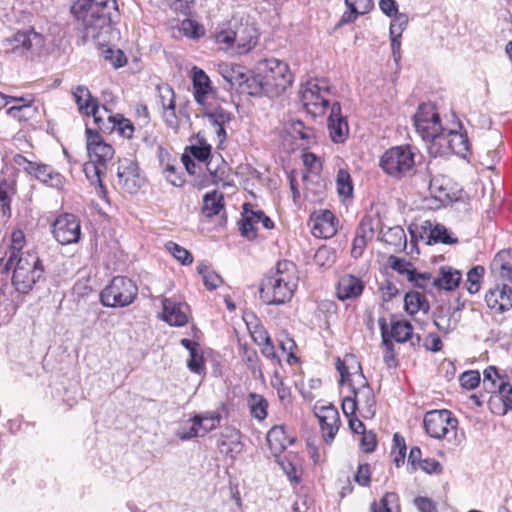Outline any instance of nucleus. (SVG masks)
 Returning a JSON list of instances; mask_svg holds the SVG:
<instances>
[{
  "instance_id": "obj_27",
  "label": "nucleus",
  "mask_w": 512,
  "mask_h": 512,
  "mask_svg": "<svg viewBox=\"0 0 512 512\" xmlns=\"http://www.w3.org/2000/svg\"><path fill=\"white\" fill-rule=\"evenodd\" d=\"M491 270L497 273L502 281L512 283V253L509 250L498 252L492 260Z\"/></svg>"
},
{
  "instance_id": "obj_47",
  "label": "nucleus",
  "mask_w": 512,
  "mask_h": 512,
  "mask_svg": "<svg viewBox=\"0 0 512 512\" xmlns=\"http://www.w3.org/2000/svg\"><path fill=\"white\" fill-rule=\"evenodd\" d=\"M165 248L182 265H190L193 262L192 254L177 243L169 241L165 244Z\"/></svg>"
},
{
  "instance_id": "obj_18",
  "label": "nucleus",
  "mask_w": 512,
  "mask_h": 512,
  "mask_svg": "<svg viewBox=\"0 0 512 512\" xmlns=\"http://www.w3.org/2000/svg\"><path fill=\"white\" fill-rule=\"evenodd\" d=\"M315 416L318 419L324 441L330 444L340 427L338 410L332 405L315 407Z\"/></svg>"
},
{
  "instance_id": "obj_54",
  "label": "nucleus",
  "mask_w": 512,
  "mask_h": 512,
  "mask_svg": "<svg viewBox=\"0 0 512 512\" xmlns=\"http://www.w3.org/2000/svg\"><path fill=\"white\" fill-rule=\"evenodd\" d=\"M10 192L11 187L5 181L0 183V207L1 212L4 217H10L11 208H10Z\"/></svg>"
},
{
  "instance_id": "obj_5",
  "label": "nucleus",
  "mask_w": 512,
  "mask_h": 512,
  "mask_svg": "<svg viewBox=\"0 0 512 512\" xmlns=\"http://www.w3.org/2000/svg\"><path fill=\"white\" fill-rule=\"evenodd\" d=\"M15 261L12 285L18 293L28 294L43 277V263L37 253L30 251L21 253Z\"/></svg>"
},
{
  "instance_id": "obj_19",
  "label": "nucleus",
  "mask_w": 512,
  "mask_h": 512,
  "mask_svg": "<svg viewBox=\"0 0 512 512\" xmlns=\"http://www.w3.org/2000/svg\"><path fill=\"white\" fill-rule=\"evenodd\" d=\"M162 307L161 318L170 326L181 327L188 322L189 307L186 304L164 298L162 300Z\"/></svg>"
},
{
  "instance_id": "obj_64",
  "label": "nucleus",
  "mask_w": 512,
  "mask_h": 512,
  "mask_svg": "<svg viewBox=\"0 0 512 512\" xmlns=\"http://www.w3.org/2000/svg\"><path fill=\"white\" fill-rule=\"evenodd\" d=\"M242 358L252 373H255L259 369V358L256 350L248 348L246 345H244L242 347Z\"/></svg>"
},
{
  "instance_id": "obj_58",
  "label": "nucleus",
  "mask_w": 512,
  "mask_h": 512,
  "mask_svg": "<svg viewBox=\"0 0 512 512\" xmlns=\"http://www.w3.org/2000/svg\"><path fill=\"white\" fill-rule=\"evenodd\" d=\"M289 131L293 137L302 140H309L312 136V130L306 128L304 123L300 120H292L290 122Z\"/></svg>"
},
{
  "instance_id": "obj_57",
  "label": "nucleus",
  "mask_w": 512,
  "mask_h": 512,
  "mask_svg": "<svg viewBox=\"0 0 512 512\" xmlns=\"http://www.w3.org/2000/svg\"><path fill=\"white\" fill-rule=\"evenodd\" d=\"M390 267L402 275H407V279L409 280V273H413L414 269H410L412 264L405 259H401L396 256H390L388 259Z\"/></svg>"
},
{
  "instance_id": "obj_61",
  "label": "nucleus",
  "mask_w": 512,
  "mask_h": 512,
  "mask_svg": "<svg viewBox=\"0 0 512 512\" xmlns=\"http://www.w3.org/2000/svg\"><path fill=\"white\" fill-rule=\"evenodd\" d=\"M181 30L185 36L194 39L199 38L203 34L202 27L191 19H185L181 22Z\"/></svg>"
},
{
  "instance_id": "obj_33",
  "label": "nucleus",
  "mask_w": 512,
  "mask_h": 512,
  "mask_svg": "<svg viewBox=\"0 0 512 512\" xmlns=\"http://www.w3.org/2000/svg\"><path fill=\"white\" fill-rule=\"evenodd\" d=\"M11 246L9 249V257L4 264L3 272L7 273L14 265L15 260L20 256L21 249L25 242V235L21 230H16L11 236Z\"/></svg>"
},
{
  "instance_id": "obj_16",
  "label": "nucleus",
  "mask_w": 512,
  "mask_h": 512,
  "mask_svg": "<svg viewBox=\"0 0 512 512\" xmlns=\"http://www.w3.org/2000/svg\"><path fill=\"white\" fill-rule=\"evenodd\" d=\"M118 185L128 193H136L142 178L137 163L130 158L119 159L117 164Z\"/></svg>"
},
{
  "instance_id": "obj_40",
  "label": "nucleus",
  "mask_w": 512,
  "mask_h": 512,
  "mask_svg": "<svg viewBox=\"0 0 512 512\" xmlns=\"http://www.w3.org/2000/svg\"><path fill=\"white\" fill-rule=\"evenodd\" d=\"M106 166L96 163L95 161L89 159L83 166L84 173L87 179L90 181L92 185H97L101 190H103V184L101 180V175L105 170Z\"/></svg>"
},
{
  "instance_id": "obj_52",
  "label": "nucleus",
  "mask_w": 512,
  "mask_h": 512,
  "mask_svg": "<svg viewBox=\"0 0 512 512\" xmlns=\"http://www.w3.org/2000/svg\"><path fill=\"white\" fill-rule=\"evenodd\" d=\"M374 234V220L370 216L363 217L356 229V235L370 241L373 239Z\"/></svg>"
},
{
  "instance_id": "obj_48",
  "label": "nucleus",
  "mask_w": 512,
  "mask_h": 512,
  "mask_svg": "<svg viewBox=\"0 0 512 512\" xmlns=\"http://www.w3.org/2000/svg\"><path fill=\"white\" fill-rule=\"evenodd\" d=\"M503 381L498 373V370L494 366L487 367L483 372V385L484 388L491 392L495 393L498 389V384Z\"/></svg>"
},
{
  "instance_id": "obj_53",
  "label": "nucleus",
  "mask_w": 512,
  "mask_h": 512,
  "mask_svg": "<svg viewBox=\"0 0 512 512\" xmlns=\"http://www.w3.org/2000/svg\"><path fill=\"white\" fill-rule=\"evenodd\" d=\"M357 4V0H345V5L347 6L348 10L345 11L341 16L338 26L353 23L357 19L358 15H361L358 12Z\"/></svg>"
},
{
  "instance_id": "obj_60",
  "label": "nucleus",
  "mask_w": 512,
  "mask_h": 512,
  "mask_svg": "<svg viewBox=\"0 0 512 512\" xmlns=\"http://www.w3.org/2000/svg\"><path fill=\"white\" fill-rule=\"evenodd\" d=\"M190 154L199 162L207 164V161L213 156L211 154V146L208 144L204 145H192L189 147Z\"/></svg>"
},
{
  "instance_id": "obj_15",
  "label": "nucleus",
  "mask_w": 512,
  "mask_h": 512,
  "mask_svg": "<svg viewBox=\"0 0 512 512\" xmlns=\"http://www.w3.org/2000/svg\"><path fill=\"white\" fill-rule=\"evenodd\" d=\"M484 300L491 310L505 313L512 308V283L503 281L487 290Z\"/></svg>"
},
{
  "instance_id": "obj_11",
  "label": "nucleus",
  "mask_w": 512,
  "mask_h": 512,
  "mask_svg": "<svg viewBox=\"0 0 512 512\" xmlns=\"http://www.w3.org/2000/svg\"><path fill=\"white\" fill-rule=\"evenodd\" d=\"M426 433L432 438L441 439L450 430L455 431L458 421L449 410H432L425 414L423 420Z\"/></svg>"
},
{
  "instance_id": "obj_32",
  "label": "nucleus",
  "mask_w": 512,
  "mask_h": 512,
  "mask_svg": "<svg viewBox=\"0 0 512 512\" xmlns=\"http://www.w3.org/2000/svg\"><path fill=\"white\" fill-rule=\"evenodd\" d=\"M224 208V197L222 193L213 191L203 197L202 212L206 217H213Z\"/></svg>"
},
{
  "instance_id": "obj_17",
  "label": "nucleus",
  "mask_w": 512,
  "mask_h": 512,
  "mask_svg": "<svg viewBox=\"0 0 512 512\" xmlns=\"http://www.w3.org/2000/svg\"><path fill=\"white\" fill-rule=\"evenodd\" d=\"M85 133L89 159L106 166L107 162L114 156L113 147L104 142L103 138L97 131L86 127Z\"/></svg>"
},
{
  "instance_id": "obj_30",
  "label": "nucleus",
  "mask_w": 512,
  "mask_h": 512,
  "mask_svg": "<svg viewBox=\"0 0 512 512\" xmlns=\"http://www.w3.org/2000/svg\"><path fill=\"white\" fill-rule=\"evenodd\" d=\"M404 308L406 312L413 316L416 313L422 311L425 314L429 310V303L425 296L417 291H410L405 294L404 297Z\"/></svg>"
},
{
  "instance_id": "obj_62",
  "label": "nucleus",
  "mask_w": 512,
  "mask_h": 512,
  "mask_svg": "<svg viewBox=\"0 0 512 512\" xmlns=\"http://www.w3.org/2000/svg\"><path fill=\"white\" fill-rule=\"evenodd\" d=\"M459 381L463 388L472 390L479 385L480 374L478 371H466L461 374Z\"/></svg>"
},
{
  "instance_id": "obj_56",
  "label": "nucleus",
  "mask_w": 512,
  "mask_h": 512,
  "mask_svg": "<svg viewBox=\"0 0 512 512\" xmlns=\"http://www.w3.org/2000/svg\"><path fill=\"white\" fill-rule=\"evenodd\" d=\"M189 354L190 357L187 361L189 370L193 373L201 374L204 370V361L200 347L194 351L189 352Z\"/></svg>"
},
{
  "instance_id": "obj_4",
  "label": "nucleus",
  "mask_w": 512,
  "mask_h": 512,
  "mask_svg": "<svg viewBox=\"0 0 512 512\" xmlns=\"http://www.w3.org/2000/svg\"><path fill=\"white\" fill-rule=\"evenodd\" d=\"M215 40L227 45L235 44L238 54H246L257 44L258 32L248 20L232 18L215 33Z\"/></svg>"
},
{
  "instance_id": "obj_36",
  "label": "nucleus",
  "mask_w": 512,
  "mask_h": 512,
  "mask_svg": "<svg viewBox=\"0 0 512 512\" xmlns=\"http://www.w3.org/2000/svg\"><path fill=\"white\" fill-rule=\"evenodd\" d=\"M116 131L121 137L131 139L134 133V126L132 122L124 118L121 114H115V119L109 125L106 133H112Z\"/></svg>"
},
{
  "instance_id": "obj_13",
  "label": "nucleus",
  "mask_w": 512,
  "mask_h": 512,
  "mask_svg": "<svg viewBox=\"0 0 512 512\" xmlns=\"http://www.w3.org/2000/svg\"><path fill=\"white\" fill-rule=\"evenodd\" d=\"M78 110L85 116H92L94 123L102 132H107L115 115L105 105L100 106L97 98H75Z\"/></svg>"
},
{
  "instance_id": "obj_22",
  "label": "nucleus",
  "mask_w": 512,
  "mask_h": 512,
  "mask_svg": "<svg viewBox=\"0 0 512 512\" xmlns=\"http://www.w3.org/2000/svg\"><path fill=\"white\" fill-rule=\"evenodd\" d=\"M5 106L10 105L6 113L19 121H27L35 117L37 114V107L33 105L31 100L26 98H8Z\"/></svg>"
},
{
  "instance_id": "obj_31",
  "label": "nucleus",
  "mask_w": 512,
  "mask_h": 512,
  "mask_svg": "<svg viewBox=\"0 0 512 512\" xmlns=\"http://www.w3.org/2000/svg\"><path fill=\"white\" fill-rule=\"evenodd\" d=\"M191 78L194 88V96H207L213 92L211 80L200 68L194 66L191 70Z\"/></svg>"
},
{
  "instance_id": "obj_7",
  "label": "nucleus",
  "mask_w": 512,
  "mask_h": 512,
  "mask_svg": "<svg viewBox=\"0 0 512 512\" xmlns=\"http://www.w3.org/2000/svg\"><path fill=\"white\" fill-rule=\"evenodd\" d=\"M415 150L410 145L392 147L380 159L383 171L395 178L411 175L415 168Z\"/></svg>"
},
{
  "instance_id": "obj_50",
  "label": "nucleus",
  "mask_w": 512,
  "mask_h": 512,
  "mask_svg": "<svg viewBox=\"0 0 512 512\" xmlns=\"http://www.w3.org/2000/svg\"><path fill=\"white\" fill-rule=\"evenodd\" d=\"M314 260L320 267H330L336 260V253L332 248L322 246L317 249Z\"/></svg>"
},
{
  "instance_id": "obj_49",
  "label": "nucleus",
  "mask_w": 512,
  "mask_h": 512,
  "mask_svg": "<svg viewBox=\"0 0 512 512\" xmlns=\"http://www.w3.org/2000/svg\"><path fill=\"white\" fill-rule=\"evenodd\" d=\"M336 184H337V191H338L339 195L344 196V197H349L352 195L353 186H352L350 174L347 171H345L343 169H340L338 171L337 178H336Z\"/></svg>"
},
{
  "instance_id": "obj_9",
  "label": "nucleus",
  "mask_w": 512,
  "mask_h": 512,
  "mask_svg": "<svg viewBox=\"0 0 512 512\" xmlns=\"http://www.w3.org/2000/svg\"><path fill=\"white\" fill-rule=\"evenodd\" d=\"M414 126L419 136L431 144L432 149L446 125L442 124L436 106L429 101L419 105L414 115Z\"/></svg>"
},
{
  "instance_id": "obj_10",
  "label": "nucleus",
  "mask_w": 512,
  "mask_h": 512,
  "mask_svg": "<svg viewBox=\"0 0 512 512\" xmlns=\"http://www.w3.org/2000/svg\"><path fill=\"white\" fill-rule=\"evenodd\" d=\"M434 147H437L434 151L435 155L443 156L454 153L465 158L469 153L470 146L467 132L463 128L462 123L457 120L450 127L445 126Z\"/></svg>"
},
{
  "instance_id": "obj_1",
  "label": "nucleus",
  "mask_w": 512,
  "mask_h": 512,
  "mask_svg": "<svg viewBox=\"0 0 512 512\" xmlns=\"http://www.w3.org/2000/svg\"><path fill=\"white\" fill-rule=\"evenodd\" d=\"M70 10L76 20L79 43L92 41L97 46H106L119 39V31L115 28L119 18L115 0H71Z\"/></svg>"
},
{
  "instance_id": "obj_45",
  "label": "nucleus",
  "mask_w": 512,
  "mask_h": 512,
  "mask_svg": "<svg viewBox=\"0 0 512 512\" xmlns=\"http://www.w3.org/2000/svg\"><path fill=\"white\" fill-rule=\"evenodd\" d=\"M485 269L483 266L477 265L467 272V290L470 294L477 293L481 288Z\"/></svg>"
},
{
  "instance_id": "obj_59",
  "label": "nucleus",
  "mask_w": 512,
  "mask_h": 512,
  "mask_svg": "<svg viewBox=\"0 0 512 512\" xmlns=\"http://www.w3.org/2000/svg\"><path fill=\"white\" fill-rule=\"evenodd\" d=\"M200 416L203 420L204 431H206V433L216 429L222 418L221 414L216 411L200 413Z\"/></svg>"
},
{
  "instance_id": "obj_35",
  "label": "nucleus",
  "mask_w": 512,
  "mask_h": 512,
  "mask_svg": "<svg viewBox=\"0 0 512 512\" xmlns=\"http://www.w3.org/2000/svg\"><path fill=\"white\" fill-rule=\"evenodd\" d=\"M336 368L341 377V384L349 381V377L351 375L350 369H356L357 372L361 370L359 362L352 354H347L344 359L337 358Z\"/></svg>"
},
{
  "instance_id": "obj_34",
  "label": "nucleus",
  "mask_w": 512,
  "mask_h": 512,
  "mask_svg": "<svg viewBox=\"0 0 512 512\" xmlns=\"http://www.w3.org/2000/svg\"><path fill=\"white\" fill-rule=\"evenodd\" d=\"M206 169L209 172L213 183L217 184L220 181H223L226 177L228 165L224 161L223 157L218 155H213L209 161H207Z\"/></svg>"
},
{
  "instance_id": "obj_12",
  "label": "nucleus",
  "mask_w": 512,
  "mask_h": 512,
  "mask_svg": "<svg viewBox=\"0 0 512 512\" xmlns=\"http://www.w3.org/2000/svg\"><path fill=\"white\" fill-rule=\"evenodd\" d=\"M52 232L61 245L77 243L81 237L80 221L73 214H62L54 221Z\"/></svg>"
},
{
  "instance_id": "obj_39",
  "label": "nucleus",
  "mask_w": 512,
  "mask_h": 512,
  "mask_svg": "<svg viewBox=\"0 0 512 512\" xmlns=\"http://www.w3.org/2000/svg\"><path fill=\"white\" fill-rule=\"evenodd\" d=\"M428 243H442V244H456L458 242L457 237H454L452 233L442 224H436L430 229Z\"/></svg>"
},
{
  "instance_id": "obj_21",
  "label": "nucleus",
  "mask_w": 512,
  "mask_h": 512,
  "mask_svg": "<svg viewBox=\"0 0 512 512\" xmlns=\"http://www.w3.org/2000/svg\"><path fill=\"white\" fill-rule=\"evenodd\" d=\"M328 128L331 139L335 143H342L348 135V123L341 115V107L339 103H334L331 113L328 117Z\"/></svg>"
},
{
  "instance_id": "obj_42",
  "label": "nucleus",
  "mask_w": 512,
  "mask_h": 512,
  "mask_svg": "<svg viewBox=\"0 0 512 512\" xmlns=\"http://www.w3.org/2000/svg\"><path fill=\"white\" fill-rule=\"evenodd\" d=\"M35 177L51 187L62 185V176L59 173H54L51 167L44 164L39 165Z\"/></svg>"
},
{
  "instance_id": "obj_3",
  "label": "nucleus",
  "mask_w": 512,
  "mask_h": 512,
  "mask_svg": "<svg viewBox=\"0 0 512 512\" xmlns=\"http://www.w3.org/2000/svg\"><path fill=\"white\" fill-rule=\"evenodd\" d=\"M256 68L258 72L251 80L255 96H280L293 82L288 64L279 59L260 60Z\"/></svg>"
},
{
  "instance_id": "obj_63",
  "label": "nucleus",
  "mask_w": 512,
  "mask_h": 512,
  "mask_svg": "<svg viewBox=\"0 0 512 512\" xmlns=\"http://www.w3.org/2000/svg\"><path fill=\"white\" fill-rule=\"evenodd\" d=\"M435 279L431 273H418L416 270L413 273H409V281L413 282L417 287L427 289L431 285V282Z\"/></svg>"
},
{
  "instance_id": "obj_26",
  "label": "nucleus",
  "mask_w": 512,
  "mask_h": 512,
  "mask_svg": "<svg viewBox=\"0 0 512 512\" xmlns=\"http://www.w3.org/2000/svg\"><path fill=\"white\" fill-rule=\"evenodd\" d=\"M267 443L271 453L278 457L293 440L286 435L283 426H273L267 433Z\"/></svg>"
},
{
  "instance_id": "obj_2",
  "label": "nucleus",
  "mask_w": 512,
  "mask_h": 512,
  "mask_svg": "<svg viewBox=\"0 0 512 512\" xmlns=\"http://www.w3.org/2000/svg\"><path fill=\"white\" fill-rule=\"evenodd\" d=\"M298 285L296 266L290 261H279L263 279L259 293L267 305H281L289 301Z\"/></svg>"
},
{
  "instance_id": "obj_14",
  "label": "nucleus",
  "mask_w": 512,
  "mask_h": 512,
  "mask_svg": "<svg viewBox=\"0 0 512 512\" xmlns=\"http://www.w3.org/2000/svg\"><path fill=\"white\" fill-rule=\"evenodd\" d=\"M218 70L221 76L238 94L255 96V90L251 85L252 76L246 74L241 66L222 63L219 65Z\"/></svg>"
},
{
  "instance_id": "obj_55",
  "label": "nucleus",
  "mask_w": 512,
  "mask_h": 512,
  "mask_svg": "<svg viewBox=\"0 0 512 512\" xmlns=\"http://www.w3.org/2000/svg\"><path fill=\"white\" fill-rule=\"evenodd\" d=\"M408 24V16L404 13H399L394 16L389 29L390 36L401 38L403 31Z\"/></svg>"
},
{
  "instance_id": "obj_25",
  "label": "nucleus",
  "mask_w": 512,
  "mask_h": 512,
  "mask_svg": "<svg viewBox=\"0 0 512 512\" xmlns=\"http://www.w3.org/2000/svg\"><path fill=\"white\" fill-rule=\"evenodd\" d=\"M363 289V282L359 278L346 275L340 279L337 285V297L342 301L354 299L362 294Z\"/></svg>"
},
{
  "instance_id": "obj_8",
  "label": "nucleus",
  "mask_w": 512,
  "mask_h": 512,
  "mask_svg": "<svg viewBox=\"0 0 512 512\" xmlns=\"http://www.w3.org/2000/svg\"><path fill=\"white\" fill-rule=\"evenodd\" d=\"M137 295L138 288L131 279L116 276L101 291L100 301L105 307L122 308L132 304Z\"/></svg>"
},
{
  "instance_id": "obj_46",
  "label": "nucleus",
  "mask_w": 512,
  "mask_h": 512,
  "mask_svg": "<svg viewBox=\"0 0 512 512\" xmlns=\"http://www.w3.org/2000/svg\"><path fill=\"white\" fill-rule=\"evenodd\" d=\"M434 325L440 332L447 334L456 329L458 320L449 311L446 313L441 312L435 316Z\"/></svg>"
},
{
  "instance_id": "obj_6",
  "label": "nucleus",
  "mask_w": 512,
  "mask_h": 512,
  "mask_svg": "<svg viewBox=\"0 0 512 512\" xmlns=\"http://www.w3.org/2000/svg\"><path fill=\"white\" fill-rule=\"evenodd\" d=\"M0 47L6 54L34 57L40 55L45 47V38L33 28L19 30L1 41Z\"/></svg>"
},
{
  "instance_id": "obj_28",
  "label": "nucleus",
  "mask_w": 512,
  "mask_h": 512,
  "mask_svg": "<svg viewBox=\"0 0 512 512\" xmlns=\"http://www.w3.org/2000/svg\"><path fill=\"white\" fill-rule=\"evenodd\" d=\"M461 273L451 267H442L440 276L433 279L431 285L447 291H451L459 286L461 281Z\"/></svg>"
},
{
  "instance_id": "obj_23",
  "label": "nucleus",
  "mask_w": 512,
  "mask_h": 512,
  "mask_svg": "<svg viewBox=\"0 0 512 512\" xmlns=\"http://www.w3.org/2000/svg\"><path fill=\"white\" fill-rule=\"evenodd\" d=\"M335 217L329 210H323L312 219L311 231L315 237L331 238L337 232Z\"/></svg>"
},
{
  "instance_id": "obj_38",
  "label": "nucleus",
  "mask_w": 512,
  "mask_h": 512,
  "mask_svg": "<svg viewBox=\"0 0 512 512\" xmlns=\"http://www.w3.org/2000/svg\"><path fill=\"white\" fill-rule=\"evenodd\" d=\"M248 405L250 413L255 419L262 421L267 417L268 402L262 395L251 393Z\"/></svg>"
},
{
  "instance_id": "obj_41",
  "label": "nucleus",
  "mask_w": 512,
  "mask_h": 512,
  "mask_svg": "<svg viewBox=\"0 0 512 512\" xmlns=\"http://www.w3.org/2000/svg\"><path fill=\"white\" fill-rule=\"evenodd\" d=\"M413 335V326L408 321H395L391 325V337L399 342L404 343L411 339Z\"/></svg>"
},
{
  "instance_id": "obj_20",
  "label": "nucleus",
  "mask_w": 512,
  "mask_h": 512,
  "mask_svg": "<svg viewBox=\"0 0 512 512\" xmlns=\"http://www.w3.org/2000/svg\"><path fill=\"white\" fill-rule=\"evenodd\" d=\"M496 391L497 395L490 396L489 407L492 413L504 416L512 409V386L506 381H501Z\"/></svg>"
},
{
  "instance_id": "obj_44",
  "label": "nucleus",
  "mask_w": 512,
  "mask_h": 512,
  "mask_svg": "<svg viewBox=\"0 0 512 512\" xmlns=\"http://www.w3.org/2000/svg\"><path fill=\"white\" fill-rule=\"evenodd\" d=\"M102 49L103 58L110 62L114 68L123 67L127 63L124 52L120 49H113L107 44L106 46H98Z\"/></svg>"
},
{
  "instance_id": "obj_29",
  "label": "nucleus",
  "mask_w": 512,
  "mask_h": 512,
  "mask_svg": "<svg viewBox=\"0 0 512 512\" xmlns=\"http://www.w3.org/2000/svg\"><path fill=\"white\" fill-rule=\"evenodd\" d=\"M200 414H195L186 424H183L176 435L181 440H189L195 437H203L206 435Z\"/></svg>"
},
{
  "instance_id": "obj_43",
  "label": "nucleus",
  "mask_w": 512,
  "mask_h": 512,
  "mask_svg": "<svg viewBox=\"0 0 512 512\" xmlns=\"http://www.w3.org/2000/svg\"><path fill=\"white\" fill-rule=\"evenodd\" d=\"M197 271L203 277L204 285L207 289L213 290L222 284V278L215 271L209 269L206 263H200Z\"/></svg>"
},
{
  "instance_id": "obj_51",
  "label": "nucleus",
  "mask_w": 512,
  "mask_h": 512,
  "mask_svg": "<svg viewBox=\"0 0 512 512\" xmlns=\"http://www.w3.org/2000/svg\"><path fill=\"white\" fill-rule=\"evenodd\" d=\"M251 205L249 203H245L243 205V209H244V212L247 214V216L242 219L241 221V226H240V231H241V234L242 236H244L245 238L249 239V240H252V239H255L256 236H257V233H256V229H255V221L252 220V216L249 215V210H248V207H250Z\"/></svg>"
},
{
  "instance_id": "obj_24",
  "label": "nucleus",
  "mask_w": 512,
  "mask_h": 512,
  "mask_svg": "<svg viewBox=\"0 0 512 512\" xmlns=\"http://www.w3.org/2000/svg\"><path fill=\"white\" fill-rule=\"evenodd\" d=\"M353 394L358 402L359 411L362 417L371 419L376 413V401L373 390L368 385L353 389Z\"/></svg>"
},
{
  "instance_id": "obj_37",
  "label": "nucleus",
  "mask_w": 512,
  "mask_h": 512,
  "mask_svg": "<svg viewBox=\"0 0 512 512\" xmlns=\"http://www.w3.org/2000/svg\"><path fill=\"white\" fill-rule=\"evenodd\" d=\"M322 93H331V87L326 79H311L301 85V96H321Z\"/></svg>"
}]
</instances>
